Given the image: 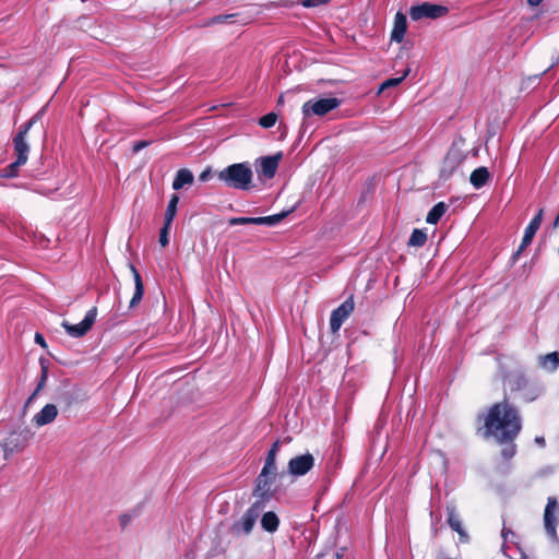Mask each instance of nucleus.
<instances>
[{
  "label": "nucleus",
  "instance_id": "f257e3e1",
  "mask_svg": "<svg viewBox=\"0 0 559 559\" xmlns=\"http://www.w3.org/2000/svg\"><path fill=\"white\" fill-rule=\"evenodd\" d=\"M479 419H483V426L478 428L481 436L496 443L515 441L523 427L519 407L507 397L491 404Z\"/></svg>",
  "mask_w": 559,
  "mask_h": 559
},
{
  "label": "nucleus",
  "instance_id": "f03ea898",
  "mask_svg": "<svg viewBox=\"0 0 559 559\" xmlns=\"http://www.w3.org/2000/svg\"><path fill=\"white\" fill-rule=\"evenodd\" d=\"M41 118V111L34 115L27 122L22 124L13 138L14 152L16 160L2 168V177L14 178L19 175V168L26 164L28 158L29 146L26 143V134L33 124Z\"/></svg>",
  "mask_w": 559,
  "mask_h": 559
},
{
  "label": "nucleus",
  "instance_id": "7ed1b4c3",
  "mask_svg": "<svg viewBox=\"0 0 559 559\" xmlns=\"http://www.w3.org/2000/svg\"><path fill=\"white\" fill-rule=\"evenodd\" d=\"M217 178L228 188L246 191L251 188L253 173L248 163H236L219 170Z\"/></svg>",
  "mask_w": 559,
  "mask_h": 559
},
{
  "label": "nucleus",
  "instance_id": "20e7f679",
  "mask_svg": "<svg viewBox=\"0 0 559 559\" xmlns=\"http://www.w3.org/2000/svg\"><path fill=\"white\" fill-rule=\"evenodd\" d=\"M462 145L463 141L453 142L448 150L439 173V178L443 181L449 180L465 160L466 154Z\"/></svg>",
  "mask_w": 559,
  "mask_h": 559
},
{
  "label": "nucleus",
  "instance_id": "39448f33",
  "mask_svg": "<svg viewBox=\"0 0 559 559\" xmlns=\"http://www.w3.org/2000/svg\"><path fill=\"white\" fill-rule=\"evenodd\" d=\"M276 469V467H266L264 465L255 479L253 495L260 499L261 506L263 502L271 500L275 493V489L272 486L277 477Z\"/></svg>",
  "mask_w": 559,
  "mask_h": 559
},
{
  "label": "nucleus",
  "instance_id": "423d86ee",
  "mask_svg": "<svg viewBox=\"0 0 559 559\" xmlns=\"http://www.w3.org/2000/svg\"><path fill=\"white\" fill-rule=\"evenodd\" d=\"M261 508L260 502H254L250 506L243 515L231 524L229 528L230 534L235 537L249 535L255 525Z\"/></svg>",
  "mask_w": 559,
  "mask_h": 559
},
{
  "label": "nucleus",
  "instance_id": "0eeeda50",
  "mask_svg": "<svg viewBox=\"0 0 559 559\" xmlns=\"http://www.w3.org/2000/svg\"><path fill=\"white\" fill-rule=\"evenodd\" d=\"M33 437V432L28 429L12 431L0 443L3 450L4 460H9L13 453L23 451Z\"/></svg>",
  "mask_w": 559,
  "mask_h": 559
},
{
  "label": "nucleus",
  "instance_id": "6e6552de",
  "mask_svg": "<svg viewBox=\"0 0 559 559\" xmlns=\"http://www.w3.org/2000/svg\"><path fill=\"white\" fill-rule=\"evenodd\" d=\"M341 105V99L336 97L310 99L302 105V114L305 117L324 116L336 109Z\"/></svg>",
  "mask_w": 559,
  "mask_h": 559
},
{
  "label": "nucleus",
  "instance_id": "1a4fd4ad",
  "mask_svg": "<svg viewBox=\"0 0 559 559\" xmlns=\"http://www.w3.org/2000/svg\"><path fill=\"white\" fill-rule=\"evenodd\" d=\"M449 9L441 4H435L430 2H423L421 4L413 5L409 9V16L413 21L421 19H439L447 15Z\"/></svg>",
  "mask_w": 559,
  "mask_h": 559
},
{
  "label": "nucleus",
  "instance_id": "9d476101",
  "mask_svg": "<svg viewBox=\"0 0 559 559\" xmlns=\"http://www.w3.org/2000/svg\"><path fill=\"white\" fill-rule=\"evenodd\" d=\"M544 213V209H539L536 215L531 219V222L526 226L522 241L518 250L512 255L513 261H516L521 253L532 243V240L534 239L537 230L539 229L543 223Z\"/></svg>",
  "mask_w": 559,
  "mask_h": 559
},
{
  "label": "nucleus",
  "instance_id": "9b49d317",
  "mask_svg": "<svg viewBox=\"0 0 559 559\" xmlns=\"http://www.w3.org/2000/svg\"><path fill=\"white\" fill-rule=\"evenodd\" d=\"M96 316L97 308L93 307L86 312L85 318L80 323L71 324L68 321H63L61 325L70 336L79 338L84 336L92 329Z\"/></svg>",
  "mask_w": 559,
  "mask_h": 559
},
{
  "label": "nucleus",
  "instance_id": "f8f14e48",
  "mask_svg": "<svg viewBox=\"0 0 559 559\" xmlns=\"http://www.w3.org/2000/svg\"><path fill=\"white\" fill-rule=\"evenodd\" d=\"M355 309L354 296L350 295L344 302L334 309L330 317V329L336 333Z\"/></svg>",
  "mask_w": 559,
  "mask_h": 559
},
{
  "label": "nucleus",
  "instance_id": "ddd939ff",
  "mask_svg": "<svg viewBox=\"0 0 559 559\" xmlns=\"http://www.w3.org/2000/svg\"><path fill=\"white\" fill-rule=\"evenodd\" d=\"M314 462V456L309 452L296 455L288 461L287 472L295 477L304 476L313 468Z\"/></svg>",
  "mask_w": 559,
  "mask_h": 559
},
{
  "label": "nucleus",
  "instance_id": "4468645a",
  "mask_svg": "<svg viewBox=\"0 0 559 559\" xmlns=\"http://www.w3.org/2000/svg\"><path fill=\"white\" fill-rule=\"evenodd\" d=\"M130 271L133 275V281H134V293L129 302V308L132 309V308H135L136 306H139L143 298L144 284H143V280H142L140 272L136 270V267L133 264H130Z\"/></svg>",
  "mask_w": 559,
  "mask_h": 559
},
{
  "label": "nucleus",
  "instance_id": "2eb2a0df",
  "mask_svg": "<svg viewBox=\"0 0 559 559\" xmlns=\"http://www.w3.org/2000/svg\"><path fill=\"white\" fill-rule=\"evenodd\" d=\"M58 415V409L55 404H46L40 412L33 417V423L37 427H41L52 423Z\"/></svg>",
  "mask_w": 559,
  "mask_h": 559
},
{
  "label": "nucleus",
  "instance_id": "dca6fc26",
  "mask_svg": "<svg viewBox=\"0 0 559 559\" xmlns=\"http://www.w3.org/2000/svg\"><path fill=\"white\" fill-rule=\"evenodd\" d=\"M282 159V152L272 156L261 158V173L265 178H273L278 168V163Z\"/></svg>",
  "mask_w": 559,
  "mask_h": 559
},
{
  "label": "nucleus",
  "instance_id": "f3484780",
  "mask_svg": "<svg viewBox=\"0 0 559 559\" xmlns=\"http://www.w3.org/2000/svg\"><path fill=\"white\" fill-rule=\"evenodd\" d=\"M556 506H557L556 499L549 498L548 502L546 504V508H545V512H544L545 528H546L547 533L552 537L556 536L557 521L554 515V509L556 508Z\"/></svg>",
  "mask_w": 559,
  "mask_h": 559
},
{
  "label": "nucleus",
  "instance_id": "a211bd4d",
  "mask_svg": "<svg viewBox=\"0 0 559 559\" xmlns=\"http://www.w3.org/2000/svg\"><path fill=\"white\" fill-rule=\"evenodd\" d=\"M407 29V20L402 12H397L394 19L393 29L391 32V40L401 43L404 39Z\"/></svg>",
  "mask_w": 559,
  "mask_h": 559
},
{
  "label": "nucleus",
  "instance_id": "6ab92c4d",
  "mask_svg": "<svg viewBox=\"0 0 559 559\" xmlns=\"http://www.w3.org/2000/svg\"><path fill=\"white\" fill-rule=\"evenodd\" d=\"M447 521H448V524L449 526L454 531L456 532L460 537H467L463 526H462V522L460 520V515L457 514L456 510L454 507H447Z\"/></svg>",
  "mask_w": 559,
  "mask_h": 559
},
{
  "label": "nucleus",
  "instance_id": "aec40b11",
  "mask_svg": "<svg viewBox=\"0 0 559 559\" xmlns=\"http://www.w3.org/2000/svg\"><path fill=\"white\" fill-rule=\"evenodd\" d=\"M490 179V173L487 167H478L474 169L469 176V181L474 188L480 189L484 187Z\"/></svg>",
  "mask_w": 559,
  "mask_h": 559
},
{
  "label": "nucleus",
  "instance_id": "412c9836",
  "mask_svg": "<svg viewBox=\"0 0 559 559\" xmlns=\"http://www.w3.org/2000/svg\"><path fill=\"white\" fill-rule=\"evenodd\" d=\"M261 526L267 533H274L278 530L280 519L273 511L265 512L261 518Z\"/></svg>",
  "mask_w": 559,
  "mask_h": 559
},
{
  "label": "nucleus",
  "instance_id": "4be33fe9",
  "mask_svg": "<svg viewBox=\"0 0 559 559\" xmlns=\"http://www.w3.org/2000/svg\"><path fill=\"white\" fill-rule=\"evenodd\" d=\"M193 174L186 168H181L177 171L175 179L173 181V189L180 190L186 185H191L193 182Z\"/></svg>",
  "mask_w": 559,
  "mask_h": 559
},
{
  "label": "nucleus",
  "instance_id": "5701e85b",
  "mask_svg": "<svg viewBox=\"0 0 559 559\" xmlns=\"http://www.w3.org/2000/svg\"><path fill=\"white\" fill-rule=\"evenodd\" d=\"M59 404L62 405L64 409L72 407L74 404L79 403L80 396L76 390H67L62 391L58 397Z\"/></svg>",
  "mask_w": 559,
  "mask_h": 559
},
{
  "label": "nucleus",
  "instance_id": "b1692460",
  "mask_svg": "<svg viewBox=\"0 0 559 559\" xmlns=\"http://www.w3.org/2000/svg\"><path fill=\"white\" fill-rule=\"evenodd\" d=\"M448 205L444 202H439L432 206L426 216V222L431 225L438 224L440 218L444 215Z\"/></svg>",
  "mask_w": 559,
  "mask_h": 559
},
{
  "label": "nucleus",
  "instance_id": "393cba45",
  "mask_svg": "<svg viewBox=\"0 0 559 559\" xmlns=\"http://www.w3.org/2000/svg\"><path fill=\"white\" fill-rule=\"evenodd\" d=\"M289 212L283 211L278 214L270 215V216H260L255 217V225H267V226H274L282 222Z\"/></svg>",
  "mask_w": 559,
  "mask_h": 559
},
{
  "label": "nucleus",
  "instance_id": "a878e982",
  "mask_svg": "<svg viewBox=\"0 0 559 559\" xmlns=\"http://www.w3.org/2000/svg\"><path fill=\"white\" fill-rule=\"evenodd\" d=\"M178 203H179V195L174 193L170 197V200H169L167 209H166L165 219H164L165 223H167V224L173 223V221L177 214Z\"/></svg>",
  "mask_w": 559,
  "mask_h": 559
},
{
  "label": "nucleus",
  "instance_id": "bb28decb",
  "mask_svg": "<svg viewBox=\"0 0 559 559\" xmlns=\"http://www.w3.org/2000/svg\"><path fill=\"white\" fill-rule=\"evenodd\" d=\"M427 241V235L421 229H414L407 245L412 247H423Z\"/></svg>",
  "mask_w": 559,
  "mask_h": 559
},
{
  "label": "nucleus",
  "instance_id": "cd10ccee",
  "mask_svg": "<svg viewBox=\"0 0 559 559\" xmlns=\"http://www.w3.org/2000/svg\"><path fill=\"white\" fill-rule=\"evenodd\" d=\"M543 366L551 371L556 370L559 367V353L552 352L545 355L543 357Z\"/></svg>",
  "mask_w": 559,
  "mask_h": 559
},
{
  "label": "nucleus",
  "instance_id": "c85d7f7f",
  "mask_svg": "<svg viewBox=\"0 0 559 559\" xmlns=\"http://www.w3.org/2000/svg\"><path fill=\"white\" fill-rule=\"evenodd\" d=\"M278 449H280V441L277 440L271 445V449L269 450V452L266 454L265 462H264V465H266V467H276V455H277Z\"/></svg>",
  "mask_w": 559,
  "mask_h": 559
},
{
  "label": "nucleus",
  "instance_id": "c756f323",
  "mask_svg": "<svg viewBox=\"0 0 559 559\" xmlns=\"http://www.w3.org/2000/svg\"><path fill=\"white\" fill-rule=\"evenodd\" d=\"M500 445H504L501 450V456L504 459V460H510L512 459L515 453H516V444H515V441H511V442H502V443H499Z\"/></svg>",
  "mask_w": 559,
  "mask_h": 559
},
{
  "label": "nucleus",
  "instance_id": "7c9ffc66",
  "mask_svg": "<svg viewBox=\"0 0 559 559\" xmlns=\"http://www.w3.org/2000/svg\"><path fill=\"white\" fill-rule=\"evenodd\" d=\"M276 121L277 115L275 112H269L259 119V124L264 129H269L273 127Z\"/></svg>",
  "mask_w": 559,
  "mask_h": 559
},
{
  "label": "nucleus",
  "instance_id": "2f4dec72",
  "mask_svg": "<svg viewBox=\"0 0 559 559\" xmlns=\"http://www.w3.org/2000/svg\"><path fill=\"white\" fill-rule=\"evenodd\" d=\"M228 225H255V217H231L228 219Z\"/></svg>",
  "mask_w": 559,
  "mask_h": 559
},
{
  "label": "nucleus",
  "instance_id": "473e14b6",
  "mask_svg": "<svg viewBox=\"0 0 559 559\" xmlns=\"http://www.w3.org/2000/svg\"><path fill=\"white\" fill-rule=\"evenodd\" d=\"M171 224H167L164 222V226L159 230V243L162 247H166L169 243L168 235L170 230Z\"/></svg>",
  "mask_w": 559,
  "mask_h": 559
},
{
  "label": "nucleus",
  "instance_id": "72a5a7b5",
  "mask_svg": "<svg viewBox=\"0 0 559 559\" xmlns=\"http://www.w3.org/2000/svg\"><path fill=\"white\" fill-rule=\"evenodd\" d=\"M47 373H48L47 368L43 366L40 380H39L35 391L33 392V394L28 397L27 403H31L32 400L37 395V393L44 388L45 382L47 380Z\"/></svg>",
  "mask_w": 559,
  "mask_h": 559
},
{
  "label": "nucleus",
  "instance_id": "f704fd0d",
  "mask_svg": "<svg viewBox=\"0 0 559 559\" xmlns=\"http://www.w3.org/2000/svg\"><path fill=\"white\" fill-rule=\"evenodd\" d=\"M238 14H219L210 20V24H221L225 22H234Z\"/></svg>",
  "mask_w": 559,
  "mask_h": 559
},
{
  "label": "nucleus",
  "instance_id": "c9c22d12",
  "mask_svg": "<svg viewBox=\"0 0 559 559\" xmlns=\"http://www.w3.org/2000/svg\"><path fill=\"white\" fill-rule=\"evenodd\" d=\"M405 76H406V73L403 76H400V78L388 79L386 81H384L381 84L380 91H383L384 88H388V87H392V86L399 85L404 80Z\"/></svg>",
  "mask_w": 559,
  "mask_h": 559
},
{
  "label": "nucleus",
  "instance_id": "e433bc0d",
  "mask_svg": "<svg viewBox=\"0 0 559 559\" xmlns=\"http://www.w3.org/2000/svg\"><path fill=\"white\" fill-rule=\"evenodd\" d=\"M331 0H302L301 5L305 8H316L329 3Z\"/></svg>",
  "mask_w": 559,
  "mask_h": 559
},
{
  "label": "nucleus",
  "instance_id": "4c0bfd02",
  "mask_svg": "<svg viewBox=\"0 0 559 559\" xmlns=\"http://www.w3.org/2000/svg\"><path fill=\"white\" fill-rule=\"evenodd\" d=\"M152 144V141H147V140H142V141H136L133 143L132 145V152L134 154L139 153L141 150L150 146Z\"/></svg>",
  "mask_w": 559,
  "mask_h": 559
},
{
  "label": "nucleus",
  "instance_id": "58836bf2",
  "mask_svg": "<svg viewBox=\"0 0 559 559\" xmlns=\"http://www.w3.org/2000/svg\"><path fill=\"white\" fill-rule=\"evenodd\" d=\"M213 177L211 167H206L200 175L199 180L202 182L209 181Z\"/></svg>",
  "mask_w": 559,
  "mask_h": 559
},
{
  "label": "nucleus",
  "instance_id": "ea45409f",
  "mask_svg": "<svg viewBox=\"0 0 559 559\" xmlns=\"http://www.w3.org/2000/svg\"><path fill=\"white\" fill-rule=\"evenodd\" d=\"M34 340H35V343L38 344L39 346H41L43 348L47 347V343H46L45 337L43 336V334L37 332L35 334Z\"/></svg>",
  "mask_w": 559,
  "mask_h": 559
},
{
  "label": "nucleus",
  "instance_id": "a19ab883",
  "mask_svg": "<svg viewBox=\"0 0 559 559\" xmlns=\"http://www.w3.org/2000/svg\"><path fill=\"white\" fill-rule=\"evenodd\" d=\"M120 525L122 528H124L131 521V516L129 514H122L119 518Z\"/></svg>",
  "mask_w": 559,
  "mask_h": 559
},
{
  "label": "nucleus",
  "instance_id": "79ce46f5",
  "mask_svg": "<svg viewBox=\"0 0 559 559\" xmlns=\"http://www.w3.org/2000/svg\"><path fill=\"white\" fill-rule=\"evenodd\" d=\"M345 548H341L335 552V559H342L344 557Z\"/></svg>",
  "mask_w": 559,
  "mask_h": 559
},
{
  "label": "nucleus",
  "instance_id": "37998d69",
  "mask_svg": "<svg viewBox=\"0 0 559 559\" xmlns=\"http://www.w3.org/2000/svg\"><path fill=\"white\" fill-rule=\"evenodd\" d=\"M535 442L538 443L540 447H545V444H546L544 437H536Z\"/></svg>",
  "mask_w": 559,
  "mask_h": 559
},
{
  "label": "nucleus",
  "instance_id": "c03bdc74",
  "mask_svg": "<svg viewBox=\"0 0 559 559\" xmlns=\"http://www.w3.org/2000/svg\"><path fill=\"white\" fill-rule=\"evenodd\" d=\"M527 2L532 7H537L543 2V0H527Z\"/></svg>",
  "mask_w": 559,
  "mask_h": 559
},
{
  "label": "nucleus",
  "instance_id": "a18cd8bd",
  "mask_svg": "<svg viewBox=\"0 0 559 559\" xmlns=\"http://www.w3.org/2000/svg\"><path fill=\"white\" fill-rule=\"evenodd\" d=\"M554 227L555 228H558L559 227V212H558V215L556 216L555 221H554Z\"/></svg>",
  "mask_w": 559,
  "mask_h": 559
},
{
  "label": "nucleus",
  "instance_id": "49530a36",
  "mask_svg": "<svg viewBox=\"0 0 559 559\" xmlns=\"http://www.w3.org/2000/svg\"><path fill=\"white\" fill-rule=\"evenodd\" d=\"M538 78H539V74H538V75H534V76H532V78H528V80H534V81H536Z\"/></svg>",
  "mask_w": 559,
  "mask_h": 559
},
{
  "label": "nucleus",
  "instance_id": "de8ad7c7",
  "mask_svg": "<svg viewBox=\"0 0 559 559\" xmlns=\"http://www.w3.org/2000/svg\"><path fill=\"white\" fill-rule=\"evenodd\" d=\"M547 71H548V70L546 69V70H544V72H540L539 76H540V75H544V73H547Z\"/></svg>",
  "mask_w": 559,
  "mask_h": 559
},
{
  "label": "nucleus",
  "instance_id": "09e8293b",
  "mask_svg": "<svg viewBox=\"0 0 559 559\" xmlns=\"http://www.w3.org/2000/svg\"><path fill=\"white\" fill-rule=\"evenodd\" d=\"M547 71H548V70L546 69V70H544V72H540L539 76H540V75H544V73H547Z\"/></svg>",
  "mask_w": 559,
  "mask_h": 559
}]
</instances>
